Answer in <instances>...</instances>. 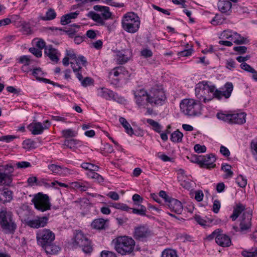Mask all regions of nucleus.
<instances>
[{
    "label": "nucleus",
    "instance_id": "20",
    "mask_svg": "<svg viewBox=\"0 0 257 257\" xmlns=\"http://www.w3.org/2000/svg\"><path fill=\"white\" fill-rule=\"evenodd\" d=\"M45 54L53 62L57 63L59 61V58L57 55L58 51L57 49L53 48L52 46H48L45 49Z\"/></svg>",
    "mask_w": 257,
    "mask_h": 257
},
{
    "label": "nucleus",
    "instance_id": "14",
    "mask_svg": "<svg viewBox=\"0 0 257 257\" xmlns=\"http://www.w3.org/2000/svg\"><path fill=\"white\" fill-rule=\"evenodd\" d=\"M252 214L248 211L243 213L240 217L239 223L240 229L241 231H245L248 229L251 226V220Z\"/></svg>",
    "mask_w": 257,
    "mask_h": 257
},
{
    "label": "nucleus",
    "instance_id": "6",
    "mask_svg": "<svg viewBox=\"0 0 257 257\" xmlns=\"http://www.w3.org/2000/svg\"><path fill=\"white\" fill-rule=\"evenodd\" d=\"M73 245L74 246H79L86 253H90L93 250L91 241L81 231H76L73 238Z\"/></svg>",
    "mask_w": 257,
    "mask_h": 257
},
{
    "label": "nucleus",
    "instance_id": "35",
    "mask_svg": "<svg viewBox=\"0 0 257 257\" xmlns=\"http://www.w3.org/2000/svg\"><path fill=\"white\" fill-rule=\"evenodd\" d=\"M56 17V13L52 9H50L46 12L45 16H41V19L44 21H50L54 19Z\"/></svg>",
    "mask_w": 257,
    "mask_h": 257
},
{
    "label": "nucleus",
    "instance_id": "50",
    "mask_svg": "<svg viewBox=\"0 0 257 257\" xmlns=\"http://www.w3.org/2000/svg\"><path fill=\"white\" fill-rule=\"evenodd\" d=\"M194 150L197 153H204L206 151V148L205 146H201L199 144H196L194 147Z\"/></svg>",
    "mask_w": 257,
    "mask_h": 257
},
{
    "label": "nucleus",
    "instance_id": "43",
    "mask_svg": "<svg viewBox=\"0 0 257 257\" xmlns=\"http://www.w3.org/2000/svg\"><path fill=\"white\" fill-rule=\"evenodd\" d=\"M63 136L64 138H68L76 136L77 132L71 129H67L62 131Z\"/></svg>",
    "mask_w": 257,
    "mask_h": 257
},
{
    "label": "nucleus",
    "instance_id": "16",
    "mask_svg": "<svg viewBox=\"0 0 257 257\" xmlns=\"http://www.w3.org/2000/svg\"><path fill=\"white\" fill-rule=\"evenodd\" d=\"M150 230L146 226L141 225L136 227L134 232V237L137 239H141L150 236Z\"/></svg>",
    "mask_w": 257,
    "mask_h": 257
},
{
    "label": "nucleus",
    "instance_id": "17",
    "mask_svg": "<svg viewBox=\"0 0 257 257\" xmlns=\"http://www.w3.org/2000/svg\"><path fill=\"white\" fill-rule=\"evenodd\" d=\"M170 209L176 214H180L183 211V206L180 201L177 199L171 198L167 203Z\"/></svg>",
    "mask_w": 257,
    "mask_h": 257
},
{
    "label": "nucleus",
    "instance_id": "51",
    "mask_svg": "<svg viewBox=\"0 0 257 257\" xmlns=\"http://www.w3.org/2000/svg\"><path fill=\"white\" fill-rule=\"evenodd\" d=\"M33 75L37 79H41V77L43 75V73L40 68H36L33 70Z\"/></svg>",
    "mask_w": 257,
    "mask_h": 257
},
{
    "label": "nucleus",
    "instance_id": "12",
    "mask_svg": "<svg viewBox=\"0 0 257 257\" xmlns=\"http://www.w3.org/2000/svg\"><path fill=\"white\" fill-rule=\"evenodd\" d=\"M49 218L47 216H36L35 218L26 221V224L33 228L44 227L47 224Z\"/></svg>",
    "mask_w": 257,
    "mask_h": 257
},
{
    "label": "nucleus",
    "instance_id": "61",
    "mask_svg": "<svg viewBox=\"0 0 257 257\" xmlns=\"http://www.w3.org/2000/svg\"><path fill=\"white\" fill-rule=\"evenodd\" d=\"M81 84L84 87H86L87 86L93 84V80L88 77L85 78L81 81Z\"/></svg>",
    "mask_w": 257,
    "mask_h": 257
},
{
    "label": "nucleus",
    "instance_id": "40",
    "mask_svg": "<svg viewBox=\"0 0 257 257\" xmlns=\"http://www.w3.org/2000/svg\"><path fill=\"white\" fill-rule=\"evenodd\" d=\"M14 171V166L12 164L0 166V171L5 172L7 174L10 175Z\"/></svg>",
    "mask_w": 257,
    "mask_h": 257
},
{
    "label": "nucleus",
    "instance_id": "31",
    "mask_svg": "<svg viewBox=\"0 0 257 257\" xmlns=\"http://www.w3.org/2000/svg\"><path fill=\"white\" fill-rule=\"evenodd\" d=\"M12 182V178L11 175L0 171V185L9 186Z\"/></svg>",
    "mask_w": 257,
    "mask_h": 257
},
{
    "label": "nucleus",
    "instance_id": "22",
    "mask_svg": "<svg viewBox=\"0 0 257 257\" xmlns=\"http://www.w3.org/2000/svg\"><path fill=\"white\" fill-rule=\"evenodd\" d=\"M231 6V3L229 1H222L218 3V8L221 13L229 15Z\"/></svg>",
    "mask_w": 257,
    "mask_h": 257
},
{
    "label": "nucleus",
    "instance_id": "25",
    "mask_svg": "<svg viewBox=\"0 0 257 257\" xmlns=\"http://www.w3.org/2000/svg\"><path fill=\"white\" fill-rule=\"evenodd\" d=\"M107 220L103 218H98L94 220L91 223V226L92 228L101 230L105 228Z\"/></svg>",
    "mask_w": 257,
    "mask_h": 257
},
{
    "label": "nucleus",
    "instance_id": "19",
    "mask_svg": "<svg viewBox=\"0 0 257 257\" xmlns=\"http://www.w3.org/2000/svg\"><path fill=\"white\" fill-rule=\"evenodd\" d=\"M246 113L240 112L232 113L231 115V124H242L245 122Z\"/></svg>",
    "mask_w": 257,
    "mask_h": 257
},
{
    "label": "nucleus",
    "instance_id": "60",
    "mask_svg": "<svg viewBox=\"0 0 257 257\" xmlns=\"http://www.w3.org/2000/svg\"><path fill=\"white\" fill-rule=\"evenodd\" d=\"M233 50L239 54H243L246 52L247 48L245 46H236L233 48Z\"/></svg>",
    "mask_w": 257,
    "mask_h": 257
},
{
    "label": "nucleus",
    "instance_id": "9",
    "mask_svg": "<svg viewBox=\"0 0 257 257\" xmlns=\"http://www.w3.org/2000/svg\"><path fill=\"white\" fill-rule=\"evenodd\" d=\"M36 235L38 244L42 247L52 243L55 238L54 233L48 229L40 230Z\"/></svg>",
    "mask_w": 257,
    "mask_h": 257
},
{
    "label": "nucleus",
    "instance_id": "8",
    "mask_svg": "<svg viewBox=\"0 0 257 257\" xmlns=\"http://www.w3.org/2000/svg\"><path fill=\"white\" fill-rule=\"evenodd\" d=\"M35 207L41 212H45L51 209V204L49 197L42 193L35 195L32 200Z\"/></svg>",
    "mask_w": 257,
    "mask_h": 257
},
{
    "label": "nucleus",
    "instance_id": "24",
    "mask_svg": "<svg viewBox=\"0 0 257 257\" xmlns=\"http://www.w3.org/2000/svg\"><path fill=\"white\" fill-rule=\"evenodd\" d=\"M98 95L106 100H110L114 97V93L106 88H101L98 89Z\"/></svg>",
    "mask_w": 257,
    "mask_h": 257
},
{
    "label": "nucleus",
    "instance_id": "11",
    "mask_svg": "<svg viewBox=\"0 0 257 257\" xmlns=\"http://www.w3.org/2000/svg\"><path fill=\"white\" fill-rule=\"evenodd\" d=\"M212 235L215 237L216 243L220 246L227 247L232 245L230 237L225 234L219 233L215 230L212 233Z\"/></svg>",
    "mask_w": 257,
    "mask_h": 257
},
{
    "label": "nucleus",
    "instance_id": "54",
    "mask_svg": "<svg viewBox=\"0 0 257 257\" xmlns=\"http://www.w3.org/2000/svg\"><path fill=\"white\" fill-rule=\"evenodd\" d=\"M241 254L244 257H255L257 255V251H251L248 250H243Z\"/></svg>",
    "mask_w": 257,
    "mask_h": 257
},
{
    "label": "nucleus",
    "instance_id": "57",
    "mask_svg": "<svg viewBox=\"0 0 257 257\" xmlns=\"http://www.w3.org/2000/svg\"><path fill=\"white\" fill-rule=\"evenodd\" d=\"M29 51L37 57H41L42 55V51L36 48H30Z\"/></svg>",
    "mask_w": 257,
    "mask_h": 257
},
{
    "label": "nucleus",
    "instance_id": "27",
    "mask_svg": "<svg viewBox=\"0 0 257 257\" xmlns=\"http://www.w3.org/2000/svg\"><path fill=\"white\" fill-rule=\"evenodd\" d=\"M93 9L95 11L101 12L102 16L106 19L110 18L111 16V13L109 12V8L108 7L96 5L94 6Z\"/></svg>",
    "mask_w": 257,
    "mask_h": 257
},
{
    "label": "nucleus",
    "instance_id": "42",
    "mask_svg": "<svg viewBox=\"0 0 257 257\" xmlns=\"http://www.w3.org/2000/svg\"><path fill=\"white\" fill-rule=\"evenodd\" d=\"M162 257H177V255L175 250L166 249L162 252Z\"/></svg>",
    "mask_w": 257,
    "mask_h": 257
},
{
    "label": "nucleus",
    "instance_id": "44",
    "mask_svg": "<svg viewBox=\"0 0 257 257\" xmlns=\"http://www.w3.org/2000/svg\"><path fill=\"white\" fill-rule=\"evenodd\" d=\"M236 182L239 187L244 188L247 184V180L243 176L239 175L236 178Z\"/></svg>",
    "mask_w": 257,
    "mask_h": 257
},
{
    "label": "nucleus",
    "instance_id": "62",
    "mask_svg": "<svg viewBox=\"0 0 257 257\" xmlns=\"http://www.w3.org/2000/svg\"><path fill=\"white\" fill-rule=\"evenodd\" d=\"M220 203L219 201H218V200H215L213 202L212 209V211L214 213H217L218 212V211L220 209Z\"/></svg>",
    "mask_w": 257,
    "mask_h": 257
},
{
    "label": "nucleus",
    "instance_id": "52",
    "mask_svg": "<svg viewBox=\"0 0 257 257\" xmlns=\"http://www.w3.org/2000/svg\"><path fill=\"white\" fill-rule=\"evenodd\" d=\"M35 145V141L31 139H28L23 142V145L25 148H34Z\"/></svg>",
    "mask_w": 257,
    "mask_h": 257
},
{
    "label": "nucleus",
    "instance_id": "26",
    "mask_svg": "<svg viewBox=\"0 0 257 257\" xmlns=\"http://www.w3.org/2000/svg\"><path fill=\"white\" fill-rule=\"evenodd\" d=\"M79 14V12L76 11L75 12L70 13L63 16L61 19V24L63 25H65L70 23L71 20L76 18Z\"/></svg>",
    "mask_w": 257,
    "mask_h": 257
},
{
    "label": "nucleus",
    "instance_id": "15",
    "mask_svg": "<svg viewBox=\"0 0 257 257\" xmlns=\"http://www.w3.org/2000/svg\"><path fill=\"white\" fill-rule=\"evenodd\" d=\"M201 157L202 159L201 160V168L210 169L215 167L216 165L214 163L216 159L214 155L211 154L206 156H201Z\"/></svg>",
    "mask_w": 257,
    "mask_h": 257
},
{
    "label": "nucleus",
    "instance_id": "30",
    "mask_svg": "<svg viewBox=\"0 0 257 257\" xmlns=\"http://www.w3.org/2000/svg\"><path fill=\"white\" fill-rule=\"evenodd\" d=\"M47 254L52 255L57 254L60 250V247L53 244L50 243L43 247Z\"/></svg>",
    "mask_w": 257,
    "mask_h": 257
},
{
    "label": "nucleus",
    "instance_id": "39",
    "mask_svg": "<svg viewBox=\"0 0 257 257\" xmlns=\"http://www.w3.org/2000/svg\"><path fill=\"white\" fill-rule=\"evenodd\" d=\"M147 122L148 123H149L150 125H151L154 130L160 133L161 131L162 127L161 125L157 121H155L154 120L152 119H148L147 120Z\"/></svg>",
    "mask_w": 257,
    "mask_h": 257
},
{
    "label": "nucleus",
    "instance_id": "1",
    "mask_svg": "<svg viewBox=\"0 0 257 257\" xmlns=\"http://www.w3.org/2000/svg\"><path fill=\"white\" fill-rule=\"evenodd\" d=\"M133 92L138 107L146 109L149 114L153 113V107L163 105L167 100L165 91L161 85L156 84L149 91L145 88H141Z\"/></svg>",
    "mask_w": 257,
    "mask_h": 257
},
{
    "label": "nucleus",
    "instance_id": "34",
    "mask_svg": "<svg viewBox=\"0 0 257 257\" xmlns=\"http://www.w3.org/2000/svg\"><path fill=\"white\" fill-rule=\"evenodd\" d=\"M87 175L89 178L94 179L95 182L99 183H102L104 181L102 176L96 173L95 171H88L87 173Z\"/></svg>",
    "mask_w": 257,
    "mask_h": 257
},
{
    "label": "nucleus",
    "instance_id": "63",
    "mask_svg": "<svg viewBox=\"0 0 257 257\" xmlns=\"http://www.w3.org/2000/svg\"><path fill=\"white\" fill-rule=\"evenodd\" d=\"M91 18L95 22H96L97 23H99L101 25L104 24V22L99 14H95V13H92Z\"/></svg>",
    "mask_w": 257,
    "mask_h": 257
},
{
    "label": "nucleus",
    "instance_id": "3",
    "mask_svg": "<svg viewBox=\"0 0 257 257\" xmlns=\"http://www.w3.org/2000/svg\"><path fill=\"white\" fill-rule=\"evenodd\" d=\"M112 243L118 253L125 255L130 254L134 251L136 242L133 238L124 235L113 239Z\"/></svg>",
    "mask_w": 257,
    "mask_h": 257
},
{
    "label": "nucleus",
    "instance_id": "58",
    "mask_svg": "<svg viewBox=\"0 0 257 257\" xmlns=\"http://www.w3.org/2000/svg\"><path fill=\"white\" fill-rule=\"evenodd\" d=\"M15 138H16V137L13 135L4 136L0 137V141H5L7 143H9L13 141Z\"/></svg>",
    "mask_w": 257,
    "mask_h": 257
},
{
    "label": "nucleus",
    "instance_id": "18",
    "mask_svg": "<svg viewBox=\"0 0 257 257\" xmlns=\"http://www.w3.org/2000/svg\"><path fill=\"white\" fill-rule=\"evenodd\" d=\"M47 128V126H43L42 124L39 122H32L28 126V128L34 135L41 134L44 130Z\"/></svg>",
    "mask_w": 257,
    "mask_h": 257
},
{
    "label": "nucleus",
    "instance_id": "10",
    "mask_svg": "<svg viewBox=\"0 0 257 257\" xmlns=\"http://www.w3.org/2000/svg\"><path fill=\"white\" fill-rule=\"evenodd\" d=\"M221 36L222 39H229L236 45L247 44L248 42V40L246 38L241 36L236 32L229 30L224 31Z\"/></svg>",
    "mask_w": 257,
    "mask_h": 257
},
{
    "label": "nucleus",
    "instance_id": "56",
    "mask_svg": "<svg viewBox=\"0 0 257 257\" xmlns=\"http://www.w3.org/2000/svg\"><path fill=\"white\" fill-rule=\"evenodd\" d=\"M16 166L18 168H26L31 166L30 163L26 161L19 162L16 163Z\"/></svg>",
    "mask_w": 257,
    "mask_h": 257
},
{
    "label": "nucleus",
    "instance_id": "49",
    "mask_svg": "<svg viewBox=\"0 0 257 257\" xmlns=\"http://www.w3.org/2000/svg\"><path fill=\"white\" fill-rule=\"evenodd\" d=\"M141 55L145 58H150L153 56V52L150 49L146 48L141 51Z\"/></svg>",
    "mask_w": 257,
    "mask_h": 257
},
{
    "label": "nucleus",
    "instance_id": "23",
    "mask_svg": "<svg viewBox=\"0 0 257 257\" xmlns=\"http://www.w3.org/2000/svg\"><path fill=\"white\" fill-rule=\"evenodd\" d=\"M48 169L53 173L55 174H61L63 173H70V170L66 167H63L55 164H51L48 166Z\"/></svg>",
    "mask_w": 257,
    "mask_h": 257
},
{
    "label": "nucleus",
    "instance_id": "32",
    "mask_svg": "<svg viewBox=\"0 0 257 257\" xmlns=\"http://www.w3.org/2000/svg\"><path fill=\"white\" fill-rule=\"evenodd\" d=\"M119 121L125 129V132L130 136H132L134 134V131L130 124L123 117H120Z\"/></svg>",
    "mask_w": 257,
    "mask_h": 257
},
{
    "label": "nucleus",
    "instance_id": "41",
    "mask_svg": "<svg viewBox=\"0 0 257 257\" xmlns=\"http://www.w3.org/2000/svg\"><path fill=\"white\" fill-rule=\"evenodd\" d=\"M110 206L115 209H120L123 211H128L129 210L131 209V208L128 207V206L126 204L120 203H111Z\"/></svg>",
    "mask_w": 257,
    "mask_h": 257
},
{
    "label": "nucleus",
    "instance_id": "64",
    "mask_svg": "<svg viewBox=\"0 0 257 257\" xmlns=\"http://www.w3.org/2000/svg\"><path fill=\"white\" fill-rule=\"evenodd\" d=\"M101 257H116V256L113 252L103 250L101 253Z\"/></svg>",
    "mask_w": 257,
    "mask_h": 257
},
{
    "label": "nucleus",
    "instance_id": "7",
    "mask_svg": "<svg viewBox=\"0 0 257 257\" xmlns=\"http://www.w3.org/2000/svg\"><path fill=\"white\" fill-rule=\"evenodd\" d=\"M180 106L181 111L187 115L195 116L199 112V104L193 99H183Z\"/></svg>",
    "mask_w": 257,
    "mask_h": 257
},
{
    "label": "nucleus",
    "instance_id": "47",
    "mask_svg": "<svg viewBox=\"0 0 257 257\" xmlns=\"http://www.w3.org/2000/svg\"><path fill=\"white\" fill-rule=\"evenodd\" d=\"M132 209L133 213L142 216L145 215L147 212L146 208L143 205H140V208L139 209L133 208Z\"/></svg>",
    "mask_w": 257,
    "mask_h": 257
},
{
    "label": "nucleus",
    "instance_id": "28",
    "mask_svg": "<svg viewBox=\"0 0 257 257\" xmlns=\"http://www.w3.org/2000/svg\"><path fill=\"white\" fill-rule=\"evenodd\" d=\"M66 54L67 56L71 60L70 64L74 72H76L78 70L81 69V67L80 66H79V67L77 68L76 66H75V62H76V59L77 58V57L74 52L70 50H67Z\"/></svg>",
    "mask_w": 257,
    "mask_h": 257
},
{
    "label": "nucleus",
    "instance_id": "45",
    "mask_svg": "<svg viewBox=\"0 0 257 257\" xmlns=\"http://www.w3.org/2000/svg\"><path fill=\"white\" fill-rule=\"evenodd\" d=\"M225 67L230 70H233L236 67L235 60L232 58L227 59L225 62Z\"/></svg>",
    "mask_w": 257,
    "mask_h": 257
},
{
    "label": "nucleus",
    "instance_id": "33",
    "mask_svg": "<svg viewBox=\"0 0 257 257\" xmlns=\"http://www.w3.org/2000/svg\"><path fill=\"white\" fill-rule=\"evenodd\" d=\"M245 209V206L242 204L239 203L236 205L234 208L233 213L230 216V218L233 221L235 220L239 216V215Z\"/></svg>",
    "mask_w": 257,
    "mask_h": 257
},
{
    "label": "nucleus",
    "instance_id": "5",
    "mask_svg": "<svg viewBox=\"0 0 257 257\" xmlns=\"http://www.w3.org/2000/svg\"><path fill=\"white\" fill-rule=\"evenodd\" d=\"M122 27L126 32L130 33H136L140 26V20L134 13H127L122 17Z\"/></svg>",
    "mask_w": 257,
    "mask_h": 257
},
{
    "label": "nucleus",
    "instance_id": "21",
    "mask_svg": "<svg viewBox=\"0 0 257 257\" xmlns=\"http://www.w3.org/2000/svg\"><path fill=\"white\" fill-rule=\"evenodd\" d=\"M13 198L12 192L8 188L0 189V201L5 203L10 202Z\"/></svg>",
    "mask_w": 257,
    "mask_h": 257
},
{
    "label": "nucleus",
    "instance_id": "46",
    "mask_svg": "<svg viewBox=\"0 0 257 257\" xmlns=\"http://www.w3.org/2000/svg\"><path fill=\"white\" fill-rule=\"evenodd\" d=\"M221 169L226 173L224 176L225 178L231 177L232 176L233 172L231 171V166L230 165L227 164L222 165Z\"/></svg>",
    "mask_w": 257,
    "mask_h": 257
},
{
    "label": "nucleus",
    "instance_id": "13",
    "mask_svg": "<svg viewBox=\"0 0 257 257\" xmlns=\"http://www.w3.org/2000/svg\"><path fill=\"white\" fill-rule=\"evenodd\" d=\"M108 78L110 84L117 85L121 78V66L116 67L111 70L108 73Z\"/></svg>",
    "mask_w": 257,
    "mask_h": 257
},
{
    "label": "nucleus",
    "instance_id": "36",
    "mask_svg": "<svg viewBox=\"0 0 257 257\" xmlns=\"http://www.w3.org/2000/svg\"><path fill=\"white\" fill-rule=\"evenodd\" d=\"M183 134L178 130L173 132L171 136V140L174 143H180L182 141Z\"/></svg>",
    "mask_w": 257,
    "mask_h": 257
},
{
    "label": "nucleus",
    "instance_id": "38",
    "mask_svg": "<svg viewBox=\"0 0 257 257\" xmlns=\"http://www.w3.org/2000/svg\"><path fill=\"white\" fill-rule=\"evenodd\" d=\"M128 57L122 52H119L116 55V61L117 63L119 64L125 63L128 61Z\"/></svg>",
    "mask_w": 257,
    "mask_h": 257
},
{
    "label": "nucleus",
    "instance_id": "59",
    "mask_svg": "<svg viewBox=\"0 0 257 257\" xmlns=\"http://www.w3.org/2000/svg\"><path fill=\"white\" fill-rule=\"evenodd\" d=\"M90 187V185L88 182H81L80 188H79L78 191L81 192L86 191Z\"/></svg>",
    "mask_w": 257,
    "mask_h": 257
},
{
    "label": "nucleus",
    "instance_id": "48",
    "mask_svg": "<svg viewBox=\"0 0 257 257\" xmlns=\"http://www.w3.org/2000/svg\"><path fill=\"white\" fill-rule=\"evenodd\" d=\"M76 62H75V66L77 68L79 67V66H81V65H85L87 62L85 58L83 56H79L76 59Z\"/></svg>",
    "mask_w": 257,
    "mask_h": 257
},
{
    "label": "nucleus",
    "instance_id": "37",
    "mask_svg": "<svg viewBox=\"0 0 257 257\" xmlns=\"http://www.w3.org/2000/svg\"><path fill=\"white\" fill-rule=\"evenodd\" d=\"M231 113H224L222 112H218L217 113V117L220 120L225 122L230 123L231 121Z\"/></svg>",
    "mask_w": 257,
    "mask_h": 257
},
{
    "label": "nucleus",
    "instance_id": "53",
    "mask_svg": "<svg viewBox=\"0 0 257 257\" xmlns=\"http://www.w3.org/2000/svg\"><path fill=\"white\" fill-rule=\"evenodd\" d=\"M240 66L242 69L247 72L250 73L254 72V69L246 63H242Z\"/></svg>",
    "mask_w": 257,
    "mask_h": 257
},
{
    "label": "nucleus",
    "instance_id": "55",
    "mask_svg": "<svg viewBox=\"0 0 257 257\" xmlns=\"http://www.w3.org/2000/svg\"><path fill=\"white\" fill-rule=\"evenodd\" d=\"M188 158L189 159V157H188ZM202 158L201 156L193 155L190 157V160L192 162L198 164L200 166L201 160L202 159Z\"/></svg>",
    "mask_w": 257,
    "mask_h": 257
},
{
    "label": "nucleus",
    "instance_id": "4",
    "mask_svg": "<svg viewBox=\"0 0 257 257\" xmlns=\"http://www.w3.org/2000/svg\"><path fill=\"white\" fill-rule=\"evenodd\" d=\"M0 226L7 234H14L17 228V224L12 211L6 208L0 210Z\"/></svg>",
    "mask_w": 257,
    "mask_h": 257
},
{
    "label": "nucleus",
    "instance_id": "29",
    "mask_svg": "<svg viewBox=\"0 0 257 257\" xmlns=\"http://www.w3.org/2000/svg\"><path fill=\"white\" fill-rule=\"evenodd\" d=\"M63 145L66 148L74 150L81 146V142L75 139L66 140L64 142Z\"/></svg>",
    "mask_w": 257,
    "mask_h": 257
},
{
    "label": "nucleus",
    "instance_id": "2",
    "mask_svg": "<svg viewBox=\"0 0 257 257\" xmlns=\"http://www.w3.org/2000/svg\"><path fill=\"white\" fill-rule=\"evenodd\" d=\"M233 88L231 82H227L222 88L223 90L216 89L215 86L210 85L207 81H203L198 83L195 88V94L200 101L207 103L212 100L213 98L218 99L222 97L228 98L232 92Z\"/></svg>",
    "mask_w": 257,
    "mask_h": 257
}]
</instances>
